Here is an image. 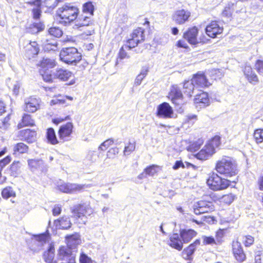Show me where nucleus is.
<instances>
[{
  "instance_id": "nucleus-3",
  "label": "nucleus",
  "mask_w": 263,
  "mask_h": 263,
  "mask_svg": "<svg viewBox=\"0 0 263 263\" xmlns=\"http://www.w3.org/2000/svg\"><path fill=\"white\" fill-rule=\"evenodd\" d=\"M79 12L77 7L71 4H66L58 9L57 15L60 23L67 26L76 20Z\"/></svg>"
},
{
  "instance_id": "nucleus-11",
  "label": "nucleus",
  "mask_w": 263,
  "mask_h": 263,
  "mask_svg": "<svg viewBox=\"0 0 263 263\" xmlns=\"http://www.w3.org/2000/svg\"><path fill=\"white\" fill-rule=\"evenodd\" d=\"M73 128V126L71 122H68L61 126L58 132L60 140L63 142L70 140Z\"/></svg>"
},
{
  "instance_id": "nucleus-45",
  "label": "nucleus",
  "mask_w": 263,
  "mask_h": 263,
  "mask_svg": "<svg viewBox=\"0 0 263 263\" xmlns=\"http://www.w3.org/2000/svg\"><path fill=\"white\" fill-rule=\"evenodd\" d=\"M254 138L256 143H260L263 142V129H257L254 131Z\"/></svg>"
},
{
  "instance_id": "nucleus-60",
  "label": "nucleus",
  "mask_w": 263,
  "mask_h": 263,
  "mask_svg": "<svg viewBox=\"0 0 263 263\" xmlns=\"http://www.w3.org/2000/svg\"><path fill=\"white\" fill-rule=\"evenodd\" d=\"M69 118V116L66 117L65 118L62 117H57L52 119V122L56 125L59 124L64 120H67Z\"/></svg>"
},
{
  "instance_id": "nucleus-48",
  "label": "nucleus",
  "mask_w": 263,
  "mask_h": 263,
  "mask_svg": "<svg viewBox=\"0 0 263 263\" xmlns=\"http://www.w3.org/2000/svg\"><path fill=\"white\" fill-rule=\"evenodd\" d=\"M202 239L203 240L202 243L203 245H213L216 244L215 239L212 236H202Z\"/></svg>"
},
{
  "instance_id": "nucleus-56",
  "label": "nucleus",
  "mask_w": 263,
  "mask_h": 263,
  "mask_svg": "<svg viewBox=\"0 0 263 263\" xmlns=\"http://www.w3.org/2000/svg\"><path fill=\"white\" fill-rule=\"evenodd\" d=\"M114 143V140L109 139L103 142L99 147L98 149H102V147H104L105 149H107L110 145Z\"/></svg>"
},
{
  "instance_id": "nucleus-1",
  "label": "nucleus",
  "mask_w": 263,
  "mask_h": 263,
  "mask_svg": "<svg viewBox=\"0 0 263 263\" xmlns=\"http://www.w3.org/2000/svg\"><path fill=\"white\" fill-rule=\"evenodd\" d=\"M67 245L61 246L58 250V258L61 263H76V253L69 246L71 244L77 245L79 240L77 236L67 237Z\"/></svg>"
},
{
  "instance_id": "nucleus-21",
  "label": "nucleus",
  "mask_w": 263,
  "mask_h": 263,
  "mask_svg": "<svg viewBox=\"0 0 263 263\" xmlns=\"http://www.w3.org/2000/svg\"><path fill=\"white\" fill-rule=\"evenodd\" d=\"M52 76L54 79H58L63 81H66L72 77L71 71L64 68H57L52 70Z\"/></svg>"
},
{
  "instance_id": "nucleus-29",
  "label": "nucleus",
  "mask_w": 263,
  "mask_h": 263,
  "mask_svg": "<svg viewBox=\"0 0 263 263\" xmlns=\"http://www.w3.org/2000/svg\"><path fill=\"white\" fill-rule=\"evenodd\" d=\"M214 154L212 148H209L205 145L200 151L196 155L197 159L200 160L207 159Z\"/></svg>"
},
{
  "instance_id": "nucleus-16",
  "label": "nucleus",
  "mask_w": 263,
  "mask_h": 263,
  "mask_svg": "<svg viewBox=\"0 0 263 263\" xmlns=\"http://www.w3.org/2000/svg\"><path fill=\"white\" fill-rule=\"evenodd\" d=\"M191 80L195 84L196 88H203L210 85L204 74L200 72L194 75Z\"/></svg>"
},
{
  "instance_id": "nucleus-17",
  "label": "nucleus",
  "mask_w": 263,
  "mask_h": 263,
  "mask_svg": "<svg viewBox=\"0 0 263 263\" xmlns=\"http://www.w3.org/2000/svg\"><path fill=\"white\" fill-rule=\"evenodd\" d=\"M173 110L172 107L166 102L160 104L157 108V116L164 118H172Z\"/></svg>"
},
{
  "instance_id": "nucleus-6",
  "label": "nucleus",
  "mask_w": 263,
  "mask_h": 263,
  "mask_svg": "<svg viewBox=\"0 0 263 263\" xmlns=\"http://www.w3.org/2000/svg\"><path fill=\"white\" fill-rule=\"evenodd\" d=\"M206 183L209 187L213 191H220L227 189L230 185V181L220 177L216 173L209 174Z\"/></svg>"
},
{
  "instance_id": "nucleus-32",
  "label": "nucleus",
  "mask_w": 263,
  "mask_h": 263,
  "mask_svg": "<svg viewBox=\"0 0 263 263\" xmlns=\"http://www.w3.org/2000/svg\"><path fill=\"white\" fill-rule=\"evenodd\" d=\"M34 125V121L32 119L31 116L28 114H25L23 116L22 122L18 124L17 127L18 128H21L24 126H32Z\"/></svg>"
},
{
  "instance_id": "nucleus-19",
  "label": "nucleus",
  "mask_w": 263,
  "mask_h": 263,
  "mask_svg": "<svg viewBox=\"0 0 263 263\" xmlns=\"http://www.w3.org/2000/svg\"><path fill=\"white\" fill-rule=\"evenodd\" d=\"M28 164L32 172L40 171L44 172L47 170V165L41 159H29Z\"/></svg>"
},
{
  "instance_id": "nucleus-24",
  "label": "nucleus",
  "mask_w": 263,
  "mask_h": 263,
  "mask_svg": "<svg viewBox=\"0 0 263 263\" xmlns=\"http://www.w3.org/2000/svg\"><path fill=\"white\" fill-rule=\"evenodd\" d=\"M232 246L233 254L236 259L240 262L244 261L246 259V255L240 243L238 241L233 242Z\"/></svg>"
},
{
  "instance_id": "nucleus-34",
  "label": "nucleus",
  "mask_w": 263,
  "mask_h": 263,
  "mask_svg": "<svg viewBox=\"0 0 263 263\" xmlns=\"http://www.w3.org/2000/svg\"><path fill=\"white\" fill-rule=\"evenodd\" d=\"M56 65L54 60L48 58H43L41 62V67L46 70L49 68H52Z\"/></svg>"
},
{
  "instance_id": "nucleus-61",
  "label": "nucleus",
  "mask_w": 263,
  "mask_h": 263,
  "mask_svg": "<svg viewBox=\"0 0 263 263\" xmlns=\"http://www.w3.org/2000/svg\"><path fill=\"white\" fill-rule=\"evenodd\" d=\"M184 167V164L181 160L176 161L173 168L174 170H178L180 167Z\"/></svg>"
},
{
  "instance_id": "nucleus-46",
  "label": "nucleus",
  "mask_w": 263,
  "mask_h": 263,
  "mask_svg": "<svg viewBox=\"0 0 263 263\" xmlns=\"http://www.w3.org/2000/svg\"><path fill=\"white\" fill-rule=\"evenodd\" d=\"M48 33L50 35L56 37H60L62 36L63 32L59 27H51L49 29Z\"/></svg>"
},
{
  "instance_id": "nucleus-37",
  "label": "nucleus",
  "mask_w": 263,
  "mask_h": 263,
  "mask_svg": "<svg viewBox=\"0 0 263 263\" xmlns=\"http://www.w3.org/2000/svg\"><path fill=\"white\" fill-rule=\"evenodd\" d=\"M60 1L61 0H44L43 6L47 8L45 12L51 11Z\"/></svg>"
},
{
  "instance_id": "nucleus-15",
  "label": "nucleus",
  "mask_w": 263,
  "mask_h": 263,
  "mask_svg": "<svg viewBox=\"0 0 263 263\" xmlns=\"http://www.w3.org/2000/svg\"><path fill=\"white\" fill-rule=\"evenodd\" d=\"M169 98L173 103L180 105L182 103L183 95L180 88L177 85L172 86L169 93Z\"/></svg>"
},
{
  "instance_id": "nucleus-38",
  "label": "nucleus",
  "mask_w": 263,
  "mask_h": 263,
  "mask_svg": "<svg viewBox=\"0 0 263 263\" xmlns=\"http://www.w3.org/2000/svg\"><path fill=\"white\" fill-rule=\"evenodd\" d=\"M57 43L55 41L50 42L48 39L43 41V45L45 50H55L57 48Z\"/></svg>"
},
{
  "instance_id": "nucleus-18",
  "label": "nucleus",
  "mask_w": 263,
  "mask_h": 263,
  "mask_svg": "<svg viewBox=\"0 0 263 263\" xmlns=\"http://www.w3.org/2000/svg\"><path fill=\"white\" fill-rule=\"evenodd\" d=\"M191 15L190 11L184 9L178 10L173 15V21L178 24L185 23Z\"/></svg>"
},
{
  "instance_id": "nucleus-31",
  "label": "nucleus",
  "mask_w": 263,
  "mask_h": 263,
  "mask_svg": "<svg viewBox=\"0 0 263 263\" xmlns=\"http://www.w3.org/2000/svg\"><path fill=\"white\" fill-rule=\"evenodd\" d=\"M195 88V85L191 80L184 81L183 85V92L187 97H192Z\"/></svg>"
},
{
  "instance_id": "nucleus-44",
  "label": "nucleus",
  "mask_w": 263,
  "mask_h": 263,
  "mask_svg": "<svg viewBox=\"0 0 263 263\" xmlns=\"http://www.w3.org/2000/svg\"><path fill=\"white\" fill-rule=\"evenodd\" d=\"M136 148V142L135 141H129L127 146H125L123 151L124 155H128L135 151Z\"/></svg>"
},
{
  "instance_id": "nucleus-33",
  "label": "nucleus",
  "mask_w": 263,
  "mask_h": 263,
  "mask_svg": "<svg viewBox=\"0 0 263 263\" xmlns=\"http://www.w3.org/2000/svg\"><path fill=\"white\" fill-rule=\"evenodd\" d=\"M54 256V248L53 246L50 245L47 251H45L43 254V258L45 261L47 263H52Z\"/></svg>"
},
{
  "instance_id": "nucleus-9",
  "label": "nucleus",
  "mask_w": 263,
  "mask_h": 263,
  "mask_svg": "<svg viewBox=\"0 0 263 263\" xmlns=\"http://www.w3.org/2000/svg\"><path fill=\"white\" fill-rule=\"evenodd\" d=\"M48 236L45 234L33 235L28 244L30 249L34 252H38L46 243Z\"/></svg>"
},
{
  "instance_id": "nucleus-4",
  "label": "nucleus",
  "mask_w": 263,
  "mask_h": 263,
  "mask_svg": "<svg viewBox=\"0 0 263 263\" xmlns=\"http://www.w3.org/2000/svg\"><path fill=\"white\" fill-rule=\"evenodd\" d=\"M216 171L227 177L236 175L238 173L237 165L235 161L230 157H224L219 160L216 164Z\"/></svg>"
},
{
  "instance_id": "nucleus-58",
  "label": "nucleus",
  "mask_w": 263,
  "mask_h": 263,
  "mask_svg": "<svg viewBox=\"0 0 263 263\" xmlns=\"http://www.w3.org/2000/svg\"><path fill=\"white\" fill-rule=\"evenodd\" d=\"M33 24L39 32L44 30L45 28V24L43 22H34Z\"/></svg>"
},
{
  "instance_id": "nucleus-53",
  "label": "nucleus",
  "mask_w": 263,
  "mask_h": 263,
  "mask_svg": "<svg viewBox=\"0 0 263 263\" xmlns=\"http://www.w3.org/2000/svg\"><path fill=\"white\" fill-rule=\"evenodd\" d=\"M255 66L259 74L263 76V61L258 60Z\"/></svg>"
},
{
  "instance_id": "nucleus-47",
  "label": "nucleus",
  "mask_w": 263,
  "mask_h": 263,
  "mask_svg": "<svg viewBox=\"0 0 263 263\" xmlns=\"http://www.w3.org/2000/svg\"><path fill=\"white\" fill-rule=\"evenodd\" d=\"M99 157V155H97V152L94 151H89L86 157V159L92 163L95 162L97 160V158Z\"/></svg>"
},
{
  "instance_id": "nucleus-12",
  "label": "nucleus",
  "mask_w": 263,
  "mask_h": 263,
  "mask_svg": "<svg viewBox=\"0 0 263 263\" xmlns=\"http://www.w3.org/2000/svg\"><path fill=\"white\" fill-rule=\"evenodd\" d=\"M214 210V206L211 202L205 201H199L194 205V213L196 215H200Z\"/></svg>"
},
{
  "instance_id": "nucleus-50",
  "label": "nucleus",
  "mask_w": 263,
  "mask_h": 263,
  "mask_svg": "<svg viewBox=\"0 0 263 263\" xmlns=\"http://www.w3.org/2000/svg\"><path fill=\"white\" fill-rule=\"evenodd\" d=\"M242 241L246 247H249L253 243L254 238L250 235L245 236Z\"/></svg>"
},
{
  "instance_id": "nucleus-5",
  "label": "nucleus",
  "mask_w": 263,
  "mask_h": 263,
  "mask_svg": "<svg viewBox=\"0 0 263 263\" xmlns=\"http://www.w3.org/2000/svg\"><path fill=\"white\" fill-rule=\"evenodd\" d=\"M60 60L69 65H76L82 59V54L73 47L63 48L60 53Z\"/></svg>"
},
{
  "instance_id": "nucleus-14",
  "label": "nucleus",
  "mask_w": 263,
  "mask_h": 263,
  "mask_svg": "<svg viewBox=\"0 0 263 263\" xmlns=\"http://www.w3.org/2000/svg\"><path fill=\"white\" fill-rule=\"evenodd\" d=\"M223 31V27L216 21H212L205 28L206 34L210 37L215 38Z\"/></svg>"
},
{
  "instance_id": "nucleus-26",
  "label": "nucleus",
  "mask_w": 263,
  "mask_h": 263,
  "mask_svg": "<svg viewBox=\"0 0 263 263\" xmlns=\"http://www.w3.org/2000/svg\"><path fill=\"white\" fill-rule=\"evenodd\" d=\"M194 101L195 104H199L201 107L209 106L210 103L208 94L205 92H202L196 95Z\"/></svg>"
},
{
  "instance_id": "nucleus-25",
  "label": "nucleus",
  "mask_w": 263,
  "mask_h": 263,
  "mask_svg": "<svg viewBox=\"0 0 263 263\" xmlns=\"http://www.w3.org/2000/svg\"><path fill=\"white\" fill-rule=\"evenodd\" d=\"M78 17L74 25L77 28L91 26L93 24V21L90 16L87 15L82 14Z\"/></svg>"
},
{
  "instance_id": "nucleus-23",
  "label": "nucleus",
  "mask_w": 263,
  "mask_h": 263,
  "mask_svg": "<svg viewBox=\"0 0 263 263\" xmlns=\"http://www.w3.org/2000/svg\"><path fill=\"white\" fill-rule=\"evenodd\" d=\"M200 240L197 239L195 241L185 248L182 251L183 258L186 260L192 259V256L195 252L196 248L200 245Z\"/></svg>"
},
{
  "instance_id": "nucleus-64",
  "label": "nucleus",
  "mask_w": 263,
  "mask_h": 263,
  "mask_svg": "<svg viewBox=\"0 0 263 263\" xmlns=\"http://www.w3.org/2000/svg\"><path fill=\"white\" fill-rule=\"evenodd\" d=\"M144 77H142V76L138 74L137 77L136 78V80L135 81V84L136 85H139L141 84L142 81L143 80Z\"/></svg>"
},
{
  "instance_id": "nucleus-43",
  "label": "nucleus",
  "mask_w": 263,
  "mask_h": 263,
  "mask_svg": "<svg viewBox=\"0 0 263 263\" xmlns=\"http://www.w3.org/2000/svg\"><path fill=\"white\" fill-rule=\"evenodd\" d=\"M2 195L4 198L7 199L15 196V193L11 187L5 188L2 192Z\"/></svg>"
},
{
  "instance_id": "nucleus-35",
  "label": "nucleus",
  "mask_w": 263,
  "mask_h": 263,
  "mask_svg": "<svg viewBox=\"0 0 263 263\" xmlns=\"http://www.w3.org/2000/svg\"><path fill=\"white\" fill-rule=\"evenodd\" d=\"M47 139L49 142L52 144H56L59 141L57 138L54 130L52 128H49L47 130Z\"/></svg>"
},
{
  "instance_id": "nucleus-20",
  "label": "nucleus",
  "mask_w": 263,
  "mask_h": 263,
  "mask_svg": "<svg viewBox=\"0 0 263 263\" xmlns=\"http://www.w3.org/2000/svg\"><path fill=\"white\" fill-rule=\"evenodd\" d=\"M18 137L21 140L31 143L36 140V133L34 130L26 129L19 132Z\"/></svg>"
},
{
  "instance_id": "nucleus-52",
  "label": "nucleus",
  "mask_w": 263,
  "mask_h": 263,
  "mask_svg": "<svg viewBox=\"0 0 263 263\" xmlns=\"http://www.w3.org/2000/svg\"><path fill=\"white\" fill-rule=\"evenodd\" d=\"M157 166L155 165L149 166L145 169V172L146 174L149 176H154L157 172Z\"/></svg>"
},
{
  "instance_id": "nucleus-28",
  "label": "nucleus",
  "mask_w": 263,
  "mask_h": 263,
  "mask_svg": "<svg viewBox=\"0 0 263 263\" xmlns=\"http://www.w3.org/2000/svg\"><path fill=\"white\" fill-rule=\"evenodd\" d=\"M26 54L29 58L37 55L39 52V47L36 42H30L25 47Z\"/></svg>"
},
{
  "instance_id": "nucleus-7",
  "label": "nucleus",
  "mask_w": 263,
  "mask_h": 263,
  "mask_svg": "<svg viewBox=\"0 0 263 263\" xmlns=\"http://www.w3.org/2000/svg\"><path fill=\"white\" fill-rule=\"evenodd\" d=\"M90 186L86 184L66 183L59 180L57 183V188L61 192L68 194H76L83 192Z\"/></svg>"
},
{
  "instance_id": "nucleus-10",
  "label": "nucleus",
  "mask_w": 263,
  "mask_h": 263,
  "mask_svg": "<svg viewBox=\"0 0 263 263\" xmlns=\"http://www.w3.org/2000/svg\"><path fill=\"white\" fill-rule=\"evenodd\" d=\"M73 216L77 218H81L90 216L93 213V210L89 204L84 203L76 205L72 209Z\"/></svg>"
},
{
  "instance_id": "nucleus-55",
  "label": "nucleus",
  "mask_w": 263,
  "mask_h": 263,
  "mask_svg": "<svg viewBox=\"0 0 263 263\" xmlns=\"http://www.w3.org/2000/svg\"><path fill=\"white\" fill-rule=\"evenodd\" d=\"M130 49H126L125 47V45L122 46L121 48L120 49L119 53V57L120 59L122 60L125 58H129V57L127 55L126 50H129Z\"/></svg>"
},
{
  "instance_id": "nucleus-49",
  "label": "nucleus",
  "mask_w": 263,
  "mask_h": 263,
  "mask_svg": "<svg viewBox=\"0 0 263 263\" xmlns=\"http://www.w3.org/2000/svg\"><path fill=\"white\" fill-rule=\"evenodd\" d=\"M80 263H97L83 253H81L80 255Z\"/></svg>"
},
{
  "instance_id": "nucleus-51",
  "label": "nucleus",
  "mask_w": 263,
  "mask_h": 263,
  "mask_svg": "<svg viewBox=\"0 0 263 263\" xmlns=\"http://www.w3.org/2000/svg\"><path fill=\"white\" fill-rule=\"evenodd\" d=\"M119 153V148L117 147L111 148L107 152V157L110 159L114 158Z\"/></svg>"
},
{
  "instance_id": "nucleus-30",
  "label": "nucleus",
  "mask_w": 263,
  "mask_h": 263,
  "mask_svg": "<svg viewBox=\"0 0 263 263\" xmlns=\"http://www.w3.org/2000/svg\"><path fill=\"white\" fill-rule=\"evenodd\" d=\"M54 224L56 227L59 226L62 229H69L71 226L69 218L67 216H63L59 219L54 220Z\"/></svg>"
},
{
  "instance_id": "nucleus-40",
  "label": "nucleus",
  "mask_w": 263,
  "mask_h": 263,
  "mask_svg": "<svg viewBox=\"0 0 263 263\" xmlns=\"http://www.w3.org/2000/svg\"><path fill=\"white\" fill-rule=\"evenodd\" d=\"M220 137L215 136L206 144L208 147L212 148L214 153H215V148L218 147L220 144Z\"/></svg>"
},
{
  "instance_id": "nucleus-59",
  "label": "nucleus",
  "mask_w": 263,
  "mask_h": 263,
  "mask_svg": "<svg viewBox=\"0 0 263 263\" xmlns=\"http://www.w3.org/2000/svg\"><path fill=\"white\" fill-rule=\"evenodd\" d=\"M243 72L246 78H247L249 76H251V74H252V73L254 72L253 71L251 66H246L243 70Z\"/></svg>"
},
{
  "instance_id": "nucleus-57",
  "label": "nucleus",
  "mask_w": 263,
  "mask_h": 263,
  "mask_svg": "<svg viewBox=\"0 0 263 263\" xmlns=\"http://www.w3.org/2000/svg\"><path fill=\"white\" fill-rule=\"evenodd\" d=\"M247 78L251 83H252L253 84H255L258 82V77L254 72H253L251 76H249Z\"/></svg>"
},
{
  "instance_id": "nucleus-54",
  "label": "nucleus",
  "mask_w": 263,
  "mask_h": 263,
  "mask_svg": "<svg viewBox=\"0 0 263 263\" xmlns=\"http://www.w3.org/2000/svg\"><path fill=\"white\" fill-rule=\"evenodd\" d=\"M42 75L43 80L47 82H50L52 81L53 79H54L53 76H52V70L50 73H48V72L45 71L43 73H42Z\"/></svg>"
},
{
  "instance_id": "nucleus-22",
  "label": "nucleus",
  "mask_w": 263,
  "mask_h": 263,
  "mask_svg": "<svg viewBox=\"0 0 263 263\" xmlns=\"http://www.w3.org/2000/svg\"><path fill=\"white\" fill-rule=\"evenodd\" d=\"M198 29L196 27H192L188 29L183 34V37L190 44L192 45L197 44L198 42L197 40Z\"/></svg>"
},
{
  "instance_id": "nucleus-63",
  "label": "nucleus",
  "mask_w": 263,
  "mask_h": 263,
  "mask_svg": "<svg viewBox=\"0 0 263 263\" xmlns=\"http://www.w3.org/2000/svg\"><path fill=\"white\" fill-rule=\"evenodd\" d=\"M28 31L29 33H30L32 34H36V33H37L39 32L38 31V30H37V29L36 28V27H35V26H34L33 24H31L30 25V27H29Z\"/></svg>"
},
{
  "instance_id": "nucleus-42",
  "label": "nucleus",
  "mask_w": 263,
  "mask_h": 263,
  "mask_svg": "<svg viewBox=\"0 0 263 263\" xmlns=\"http://www.w3.org/2000/svg\"><path fill=\"white\" fill-rule=\"evenodd\" d=\"M28 150V147L27 145L23 143H18L14 147V151L23 154L27 153Z\"/></svg>"
},
{
  "instance_id": "nucleus-8",
  "label": "nucleus",
  "mask_w": 263,
  "mask_h": 263,
  "mask_svg": "<svg viewBox=\"0 0 263 263\" xmlns=\"http://www.w3.org/2000/svg\"><path fill=\"white\" fill-rule=\"evenodd\" d=\"M144 29L139 27L135 29L131 34V38L127 41V44L125 45V47L128 49L137 46L138 44L144 40Z\"/></svg>"
},
{
  "instance_id": "nucleus-41",
  "label": "nucleus",
  "mask_w": 263,
  "mask_h": 263,
  "mask_svg": "<svg viewBox=\"0 0 263 263\" xmlns=\"http://www.w3.org/2000/svg\"><path fill=\"white\" fill-rule=\"evenodd\" d=\"M214 218L213 217L207 215L202 216L200 220H197L194 219H193V221L195 222L197 224L202 223L203 222H206L208 223H212L214 222Z\"/></svg>"
},
{
  "instance_id": "nucleus-27",
  "label": "nucleus",
  "mask_w": 263,
  "mask_h": 263,
  "mask_svg": "<svg viewBox=\"0 0 263 263\" xmlns=\"http://www.w3.org/2000/svg\"><path fill=\"white\" fill-rule=\"evenodd\" d=\"M31 5L35 6L32 9V17L34 20H39L42 15L41 5L42 0H35L31 2H29Z\"/></svg>"
},
{
  "instance_id": "nucleus-62",
  "label": "nucleus",
  "mask_w": 263,
  "mask_h": 263,
  "mask_svg": "<svg viewBox=\"0 0 263 263\" xmlns=\"http://www.w3.org/2000/svg\"><path fill=\"white\" fill-rule=\"evenodd\" d=\"M61 212V207L59 205H55L52 210V214L54 216L59 215Z\"/></svg>"
},
{
  "instance_id": "nucleus-2",
  "label": "nucleus",
  "mask_w": 263,
  "mask_h": 263,
  "mask_svg": "<svg viewBox=\"0 0 263 263\" xmlns=\"http://www.w3.org/2000/svg\"><path fill=\"white\" fill-rule=\"evenodd\" d=\"M197 235V232L192 229H182L180 234L174 233L170 237L169 245L172 248L180 251L183 248V243H187Z\"/></svg>"
},
{
  "instance_id": "nucleus-39",
  "label": "nucleus",
  "mask_w": 263,
  "mask_h": 263,
  "mask_svg": "<svg viewBox=\"0 0 263 263\" xmlns=\"http://www.w3.org/2000/svg\"><path fill=\"white\" fill-rule=\"evenodd\" d=\"M11 161V158L9 156H7L3 160L0 161V183H4L6 180V177L2 176L1 171L7 164Z\"/></svg>"
},
{
  "instance_id": "nucleus-13",
  "label": "nucleus",
  "mask_w": 263,
  "mask_h": 263,
  "mask_svg": "<svg viewBox=\"0 0 263 263\" xmlns=\"http://www.w3.org/2000/svg\"><path fill=\"white\" fill-rule=\"evenodd\" d=\"M41 100L32 97L26 98L24 102V110L33 113L37 111L40 107Z\"/></svg>"
},
{
  "instance_id": "nucleus-36",
  "label": "nucleus",
  "mask_w": 263,
  "mask_h": 263,
  "mask_svg": "<svg viewBox=\"0 0 263 263\" xmlns=\"http://www.w3.org/2000/svg\"><path fill=\"white\" fill-rule=\"evenodd\" d=\"M94 6L91 2L85 3L83 6V12L84 14L91 16L93 15Z\"/></svg>"
}]
</instances>
